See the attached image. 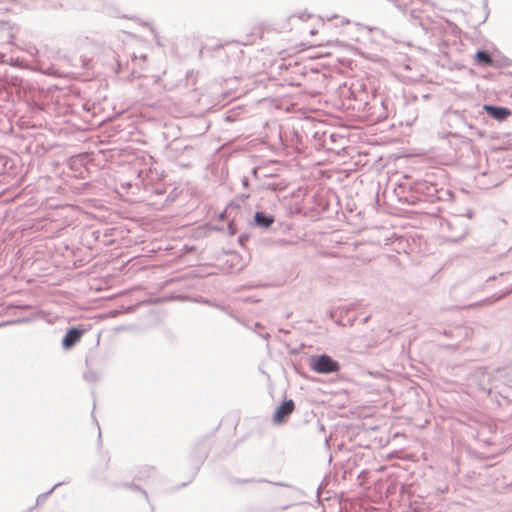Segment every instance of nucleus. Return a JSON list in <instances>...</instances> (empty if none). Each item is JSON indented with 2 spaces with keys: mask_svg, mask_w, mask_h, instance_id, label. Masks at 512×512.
Instances as JSON below:
<instances>
[{
  "mask_svg": "<svg viewBox=\"0 0 512 512\" xmlns=\"http://www.w3.org/2000/svg\"><path fill=\"white\" fill-rule=\"evenodd\" d=\"M311 368L313 371L321 374H328L332 372H338L340 370V365L337 361L333 360L328 355H321L315 359H313L311 363Z\"/></svg>",
  "mask_w": 512,
  "mask_h": 512,
  "instance_id": "1",
  "label": "nucleus"
},
{
  "mask_svg": "<svg viewBox=\"0 0 512 512\" xmlns=\"http://www.w3.org/2000/svg\"><path fill=\"white\" fill-rule=\"evenodd\" d=\"M295 410V403L293 400H286L284 401L275 411L273 414V421L277 425L284 424L288 417L293 413Z\"/></svg>",
  "mask_w": 512,
  "mask_h": 512,
  "instance_id": "2",
  "label": "nucleus"
},
{
  "mask_svg": "<svg viewBox=\"0 0 512 512\" xmlns=\"http://www.w3.org/2000/svg\"><path fill=\"white\" fill-rule=\"evenodd\" d=\"M83 334L84 330L71 328L70 330H68V332L66 333L62 340L63 347L66 349H70L81 339Z\"/></svg>",
  "mask_w": 512,
  "mask_h": 512,
  "instance_id": "3",
  "label": "nucleus"
},
{
  "mask_svg": "<svg viewBox=\"0 0 512 512\" xmlns=\"http://www.w3.org/2000/svg\"><path fill=\"white\" fill-rule=\"evenodd\" d=\"M484 109L488 113L489 116H491L497 120H504L511 115V111L504 107H495V106H491V105H485Z\"/></svg>",
  "mask_w": 512,
  "mask_h": 512,
  "instance_id": "4",
  "label": "nucleus"
},
{
  "mask_svg": "<svg viewBox=\"0 0 512 512\" xmlns=\"http://www.w3.org/2000/svg\"><path fill=\"white\" fill-rule=\"evenodd\" d=\"M255 222L263 227H269L273 222L274 219L271 216H267L262 212H257L255 214Z\"/></svg>",
  "mask_w": 512,
  "mask_h": 512,
  "instance_id": "5",
  "label": "nucleus"
},
{
  "mask_svg": "<svg viewBox=\"0 0 512 512\" xmlns=\"http://www.w3.org/2000/svg\"><path fill=\"white\" fill-rule=\"evenodd\" d=\"M476 57L479 62L484 63V64H491V62H492L491 57L484 51L477 52Z\"/></svg>",
  "mask_w": 512,
  "mask_h": 512,
  "instance_id": "6",
  "label": "nucleus"
}]
</instances>
